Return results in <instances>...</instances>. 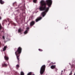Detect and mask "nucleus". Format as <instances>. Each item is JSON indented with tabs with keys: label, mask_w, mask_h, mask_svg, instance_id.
<instances>
[{
	"label": "nucleus",
	"mask_w": 75,
	"mask_h": 75,
	"mask_svg": "<svg viewBox=\"0 0 75 75\" xmlns=\"http://www.w3.org/2000/svg\"><path fill=\"white\" fill-rule=\"evenodd\" d=\"M21 75H24V73L23 71H21Z\"/></svg>",
	"instance_id": "obj_15"
},
{
	"label": "nucleus",
	"mask_w": 75,
	"mask_h": 75,
	"mask_svg": "<svg viewBox=\"0 0 75 75\" xmlns=\"http://www.w3.org/2000/svg\"><path fill=\"white\" fill-rule=\"evenodd\" d=\"M19 67H20V66H19V65L17 64L16 66V69H18Z\"/></svg>",
	"instance_id": "obj_11"
},
{
	"label": "nucleus",
	"mask_w": 75,
	"mask_h": 75,
	"mask_svg": "<svg viewBox=\"0 0 75 75\" xmlns=\"http://www.w3.org/2000/svg\"><path fill=\"white\" fill-rule=\"evenodd\" d=\"M51 68H52V69H54V68H55V65L52 66L51 67Z\"/></svg>",
	"instance_id": "obj_12"
},
{
	"label": "nucleus",
	"mask_w": 75,
	"mask_h": 75,
	"mask_svg": "<svg viewBox=\"0 0 75 75\" xmlns=\"http://www.w3.org/2000/svg\"><path fill=\"white\" fill-rule=\"evenodd\" d=\"M7 48V46H4V48H3V51H6Z\"/></svg>",
	"instance_id": "obj_8"
},
{
	"label": "nucleus",
	"mask_w": 75,
	"mask_h": 75,
	"mask_svg": "<svg viewBox=\"0 0 75 75\" xmlns=\"http://www.w3.org/2000/svg\"><path fill=\"white\" fill-rule=\"evenodd\" d=\"M36 19H42V17H38V18Z\"/></svg>",
	"instance_id": "obj_18"
},
{
	"label": "nucleus",
	"mask_w": 75,
	"mask_h": 75,
	"mask_svg": "<svg viewBox=\"0 0 75 75\" xmlns=\"http://www.w3.org/2000/svg\"><path fill=\"white\" fill-rule=\"evenodd\" d=\"M14 4V3H13V4Z\"/></svg>",
	"instance_id": "obj_33"
},
{
	"label": "nucleus",
	"mask_w": 75,
	"mask_h": 75,
	"mask_svg": "<svg viewBox=\"0 0 75 75\" xmlns=\"http://www.w3.org/2000/svg\"><path fill=\"white\" fill-rule=\"evenodd\" d=\"M6 62H4L2 64V66L3 67H7V64L6 63Z\"/></svg>",
	"instance_id": "obj_4"
},
{
	"label": "nucleus",
	"mask_w": 75,
	"mask_h": 75,
	"mask_svg": "<svg viewBox=\"0 0 75 75\" xmlns=\"http://www.w3.org/2000/svg\"><path fill=\"white\" fill-rule=\"evenodd\" d=\"M0 3L1 4H3L4 3V1H3V0H0Z\"/></svg>",
	"instance_id": "obj_9"
},
{
	"label": "nucleus",
	"mask_w": 75,
	"mask_h": 75,
	"mask_svg": "<svg viewBox=\"0 0 75 75\" xmlns=\"http://www.w3.org/2000/svg\"><path fill=\"white\" fill-rule=\"evenodd\" d=\"M16 21V22H17V21Z\"/></svg>",
	"instance_id": "obj_31"
},
{
	"label": "nucleus",
	"mask_w": 75,
	"mask_h": 75,
	"mask_svg": "<svg viewBox=\"0 0 75 75\" xmlns=\"http://www.w3.org/2000/svg\"><path fill=\"white\" fill-rule=\"evenodd\" d=\"M22 31L23 30H22L21 28H20L18 30V33H20V34H21L22 33Z\"/></svg>",
	"instance_id": "obj_6"
},
{
	"label": "nucleus",
	"mask_w": 75,
	"mask_h": 75,
	"mask_svg": "<svg viewBox=\"0 0 75 75\" xmlns=\"http://www.w3.org/2000/svg\"><path fill=\"white\" fill-rule=\"evenodd\" d=\"M72 71H71V73L69 74V75H72Z\"/></svg>",
	"instance_id": "obj_21"
},
{
	"label": "nucleus",
	"mask_w": 75,
	"mask_h": 75,
	"mask_svg": "<svg viewBox=\"0 0 75 75\" xmlns=\"http://www.w3.org/2000/svg\"><path fill=\"white\" fill-rule=\"evenodd\" d=\"M45 65H43L41 67L40 71V73L41 75H42L45 72Z\"/></svg>",
	"instance_id": "obj_3"
},
{
	"label": "nucleus",
	"mask_w": 75,
	"mask_h": 75,
	"mask_svg": "<svg viewBox=\"0 0 75 75\" xmlns=\"http://www.w3.org/2000/svg\"><path fill=\"white\" fill-rule=\"evenodd\" d=\"M0 19H1V17L0 16Z\"/></svg>",
	"instance_id": "obj_25"
},
{
	"label": "nucleus",
	"mask_w": 75,
	"mask_h": 75,
	"mask_svg": "<svg viewBox=\"0 0 75 75\" xmlns=\"http://www.w3.org/2000/svg\"><path fill=\"white\" fill-rule=\"evenodd\" d=\"M13 73L14 74H15V75H17V74H18V73L17 71H13Z\"/></svg>",
	"instance_id": "obj_13"
},
{
	"label": "nucleus",
	"mask_w": 75,
	"mask_h": 75,
	"mask_svg": "<svg viewBox=\"0 0 75 75\" xmlns=\"http://www.w3.org/2000/svg\"><path fill=\"white\" fill-rule=\"evenodd\" d=\"M29 29H30V28L29 27H27L26 28V30L24 32L25 34H26L28 33V31Z\"/></svg>",
	"instance_id": "obj_5"
},
{
	"label": "nucleus",
	"mask_w": 75,
	"mask_h": 75,
	"mask_svg": "<svg viewBox=\"0 0 75 75\" xmlns=\"http://www.w3.org/2000/svg\"><path fill=\"white\" fill-rule=\"evenodd\" d=\"M35 24V22L34 21H32L30 23V26H33Z\"/></svg>",
	"instance_id": "obj_7"
},
{
	"label": "nucleus",
	"mask_w": 75,
	"mask_h": 75,
	"mask_svg": "<svg viewBox=\"0 0 75 75\" xmlns=\"http://www.w3.org/2000/svg\"><path fill=\"white\" fill-rule=\"evenodd\" d=\"M46 3L44 0H42L40 1V6L39 7V9L40 11H43L45 10V11L42 13V17H44L46 13L48 11L49 8L52 5V0H47L46 1Z\"/></svg>",
	"instance_id": "obj_1"
},
{
	"label": "nucleus",
	"mask_w": 75,
	"mask_h": 75,
	"mask_svg": "<svg viewBox=\"0 0 75 75\" xmlns=\"http://www.w3.org/2000/svg\"><path fill=\"white\" fill-rule=\"evenodd\" d=\"M51 63H50V65H51Z\"/></svg>",
	"instance_id": "obj_27"
},
{
	"label": "nucleus",
	"mask_w": 75,
	"mask_h": 75,
	"mask_svg": "<svg viewBox=\"0 0 75 75\" xmlns=\"http://www.w3.org/2000/svg\"><path fill=\"white\" fill-rule=\"evenodd\" d=\"M40 20H41V19H36L35 20V21L36 22H38V21H40Z\"/></svg>",
	"instance_id": "obj_14"
},
{
	"label": "nucleus",
	"mask_w": 75,
	"mask_h": 75,
	"mask_svg": "<svg viewBox=\"0 0 75 75\" xmlns=\"http://www.w3.org/2000/svg\"><path fill=\"white\" fill-rule=\"evenodd\" d=\"M36 1L37 0H33V2H34V3H36Z\"/></svg>",
	"instance_id": "obj_20"
},
{
	"label": "nucleus",
	"mask_w": 75,
	"mask_h": 75,
	"mask_svg": "<svg viewBox=\"0 0 75 75\" xmlns=\"http://www.w3.org/2000/svg\"><path fill=\"white\" fill-rule=\"evenodd\" d=\"M2 38H3V39H4L5 38H4V36H3Z\"/></svg>",
	"instance_id": "obj_22"
},
{
	"label": "nucleus",
	"mask_w": 75,
	"mask_h": 75,
	"mask_svg": "<svg viewBox=\"0 0 75 75\" xmlns=\"http://www.w3.org/2000/svg\"><path fill=\"white\" fill-rule=\"evenodd\" d=\"M62 72H63V70H62Z\"/></svg>",
	"instance_id": "obj_28"
},
{
	"label": "nucleus",
	"mask_w": 75,
	"mask_h": 75,
	"mask_svg": "<svg viewBox=\"0 0 75 75\" xmlns=\"http://www.w3.org/2000/svg\"><path fill=\"white\" fill-rule=\"evenodd\" d=\"M62 74V73H61V74Z\"/></svg>",
	"instance_id": "obj_32"
},
{
	"label": "nucleus",
	"mask_w": 75,
	"mask_h": 75,
	"mask_svg": "<svg viewBox=\"0 0 75 75\" xmlns=\"http://www.w3.org/2000/svg\"><path fill=\"white\" fill-rule=\"evenodd\" d=\"M1 28H2V26H1V24L0 23V31L1 30Z\"/></svg>",
	"instance_id": "obj_17"
},
{
	"label": "nucleus",
	"mask_w": 75,
	"mask_h": 75,
	"mask_svg": "<svg viewBox=\"0 0 75 75\" xmlns=\"http://www.w3.org/2000/svg\"><path fill=\"white\" fill-rule=\"evenodd\" d=\"M51 63H52V62H51Z\"/></svg>",
	"instance_id": "obj_34"
},
{
	"label": "nucleus",
	"mask_w": 75,
	"mask_h": 75,
	"mask_svg": "<svg viewBox=\"0 0 75 75\" xmlns=\"http://www.w3.org/2000/svg\"><path fill=\"white\" fill-rule=\"evenodd\" d=\"M69 65H71V64L70 63H69Z\"/></svg>",
	"instance_id": "obj_26"
},
{
	"label": "nucleus",
	"mask_w": 75,
	"mask_h": 75,
	"mask_svg": "<svg viewBox=\"0 0 75 75\" xmlns=\"http://www.w3.org/2000/svg\"><path fill=\"white\" fill-rule=\"evenodd\" d=\"M39 51H42V49H39Z\"/></svg>",
	"instance_id": "obj_19"
},
{
	"label": "nucleus",
	"mask_w": 75,
	"mask_h": 75,
	"mask_svg": "<svg viewBox=\"0 0 75 75\" xmlns=\"http://www.w3.org/2000/svg\"><path fill=\"white\" fill-rule=\"evenodd\" d=\"M22 51V48L21 47H19L18 48L17 51L15 52V54L16 56V58L18 61V62L20 61V54L21 53V51Z\"/></svg>",
	"instance_id": "obj_2"
},
{
	"label": "nucleus",
	"mask_w": 75,
	"mask_h": 75,
	"mask_svg": "<svg viewBox=\"0 0 75 75\" xmlns=\"http://www.w3.org/2000/svg\"><path fill=\"white\" fill-rule=\"evenodd\" d=\"M50 62H51L50 61H48L47 62L48 63H50Z\"/></svg>",
	"instance_id": "obj_24"
},
{
	"label": "nucleus",
	"mask_w": 75,
	"mask_h": 75,
	"mask_svg": "<svg viewBox=\"0 0 75 75\" xmlns=\"http://www.w3.org/2000/svg\"><path fill=\"white\" fill-rule=\"evenodd\" d=\"M2 32H4L2 30Z\"/></svg>",
	"instance_id": "obj_29"
},
{
	"label": "nucleus",
	"mask_w": 75,
	"mask_h": 75,
	"mask_svg": "<svg viewBox=\"0 0 75 75\" xmlns=\"http://www.w3.org/2000/svg\"><path fill=\"white\" fill-rule=\"evenodd\" d=\"M71 68H74V67H75V66L74 64H73L71 65Z\"/></svg>",
	"instance_id": "obj_16"
},
{
	"label": "nucleus",
	"mask_w": 75,
	"mask_h": 75,
	"mask_svg": "<svg viewBox=\"0 0 75 75\" xmlns=\"http://www.w3.org/2000/svg\"><path fill=\"white\" fill-rule=\"evenodd\" d=\"M4 58L5 59V60H7V61L8 60V57L6 56H4Z\"/></svg>",
	"instance_id": "obj_10"
},
{
	"label": "nucleus",
	"mask_w": 75,
	"mask_h": 75,
	"mask_svg": "<svg viewBox=\"0 0 75 75\" xmlns=\"http://www.w3.org/2000/svg\"><path fill=\"white\" fill-rule=\"evenodd\" d=\"M8 64H9V63H8Z\"/></svg>",
	"instance_id": "obj_30"
},
{
	"label": "nucleus",
	"mask_w": 75,
	"mask_h": 75,
	"mask_svg": "<svg viewBox=\"0 0 75 75\" xmlns=\"http://www.w3.org/2000/svg\"><path fill=\"white\" fill-rule=\"evenodd\" d=\"M55 71H57V70H58V69H57V68H55Z\"/></svg>",
	"instance_id": "obj_23"
}]
</instances>
